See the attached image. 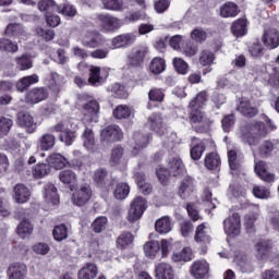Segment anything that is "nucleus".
<instances>
[{
    "label": "nucleus",
    "instance_id": "7c9ffc66",
    "mask_svg": "<svg viewBox=\"0 0 279 279\" xmlns=\"http://www.w3.org/2000/svg\"><path fill=\"white\" fill-rule=\"evenodd\" d=\"M255 173L264 180V182H274V174L267 172V165L265 161H255Z\"/></svg>",
    "mask_w": 279,
    "mask_h": 279
},
{
    "label": "nucleus",
    "instance_id": "79ce46f5",
    "mask_svg": "<svg viewBox=\"0 0 279 279\" xmlns=\"http://www.w3.org/2000/svg\"><path fill=\"white\" fill-rule=\"evenodd\" d=\"M234 263L238 265V267H240L243 274H250L254 271V266H252V263L247 260V256L245 255H236L234 257Z\"/></svg>",
    "mask_w": 279,
    "mask_h": 279
},
{
    "label": "nucleus",
    "instance_id": "3c124183",
    "mask_svg": "<svg viewBox=\"0 0 279 279\" xmlns=\"http://www.w3.org/2000/svg\"><path fill=\"white\" fill-rule=\"evenodd\" d=\"M38 10L40 12H46V14H49L50 12H60V7L56 4L53 0H41L38 3Z\"/></svg>",
    "mask_w": 279,
    "mask_h": 279
},
{
    "label": "nucleus",
    "instance_id": "f3484780",
    "mask_svg": "<svg viewBox=\"0 0 279 279\" xmlns=\"http://www.w3.org/2000/svg\"><path fill=\"white\" fill-rule=\"evenodd\" d=\"M255 256L257 260H267L271 252V241L263 240L254 245Z\"/></svg>",
    "mask_w": 279,
    "mask_h": 279
},
{
    "label": "nucleus",
    "instance_id": "a18cd8bd",
    "mask_svg": "<svg viewBox=\"0 0 279 279\" xmlns=\"http://www.w3.org/2000/svg\"><path fill=\"white\" fill-rule=\"evenodd\" d=\"M137 186L144 195H149L151 193L153 187L151 184L145 182V173L138 172L134 175Z\"/></svg>",
    "mask_w": 279,
    "mask_h": 279
},
{
    "label": "nucleus",
    "instance_id": "f704fd0d",
    "mask_svg": "<svg viewBox=\"0 0 279 279\" xmlns=\"http://www.w3.org/2000/svg\"><path fill=\"white\" fill-rule=\"evenodd\" d=\"M248 210H252V215H246L245 216V227L248 232H254V225L256 223V215L260 211L258 208V205H248L247 206Z\"/></svg>",
    "mask_w": 279,
    "mask_h": 279
},
{
    "label": "nucleus",
    "instance_id": "864d4df0",
    "mask_svg": "<svg viewBox=\"0 0 279 279\" xmlns=\"http://www.w3.org/2000/svg\"><path fill=\"white\" fill-rule=\"evenodd\" d=\"M132 108H130L128 105H119L113 110V117L116 119H129V117H132L133 114Z\"/></svg>",
    "mask_w": 279,
    "mask_h": 279
},
{
    "label": "nucleus",
    "instance_id": "c756f323",
    "mask_svg": "<svg viewBox=\"0 0 279 279\" xmlns=\"http://www.w3.org/2000/svg\"><path fill=\"white\" fill-rule=\"evenodd\" d=\"M48 165H50V167H53V169L57 170L64 169V167L69 166V159H66L61 154L54 153L49 156Z\"/></svg>",
    "mask_w": 279,
    "mask_h": 279
},
{
    "label": "nucleus",
    "instance_id": "dca6fc26",
    "mask_svg": "<svg viewBox=\"0 0 279 279\" xmlns=\"http://www.w3.org/2000/svg\"><path fill=\"white\" fill-rule=\"evenodd\" d=\"M17 125L25 128L28 134H34L38 128V123L34 122V117L29 113H19L17 116Z\"/></svg>",
    "mask_w": 279,
    "mask_h": 279
},
{
    "label": "nucleus",
    "instance_id": "c03bdc74",
    "mask_svg": "<svg viewBox=\"0 0 279 279\" xmlns=\"http://www.w3.org/2000/svg\"><path fill=\"white\" fill-rule=\"evenodd\" d=\"M102 5L105 10H110L111 12H123L126 8L123 0H102Z\"/></svg>",
    "mask_w": 279,
    "mask_h": 279
},
{
    "label": "nucleus",
    "instance_id": "b1692460",
    "mask_svg": "<svg viewBox=\"0 0 279 279\" xmlns=\"http://www.w3.org/2000/svg\"><path fill=\"white\" fill-rule=\"evenodd\" d=\"M133 154H138L141 149H145L149 145V135H145L141 132H135L133 134Z\"/></svg>",
    "mask_w": 279,
    "mask_h": 279
},
{
    "label": "nucleus",
    "instance_id": "37998d69",
    "mask_svg": "<svg viewBox=\"0 0 279 279\" xmlns=\"http://www.w3.org/2000/svg\"><path fill=\"white\" fill-rule=\"evenodd\" d=\"M195 241L197 243H210V235H208V227L202 223L196 228Z\"/></svg>",
    "mask_w": 279,
    "mask_h": 279
},
{
    "label": "nucleus",
    "instance_id": "f03ea898",
    "mask_svg": "<svg viewBox=\"0 0 279 279\" xmlns=\"http://www.w3.org/2000/svg\"><path fill=\"white\" fill-rule=\"evenodd\" d=\"M168 167H169V170L160 166L156 170L157 178L161 182V184H165L167 180H169V175L184 174V163L182 162V159L180 157H173L169 161Z\"/></svg>",
    "mask_w": 279,
    "mask_h": 279
},
{
    "label": "nucleus",
    "instance_id": "1a4fd4ad",
    "mask_svg": "<svg viewBox=\"0 0 279 279\" xmlns=\"http://www.w3.org/2000/svg\"><path fill=\"white\" fill-rule=\"evenodd\" d=\"M100 136L104 143H117L123 138V131H121L119 125L113 124L105 128Z\"/></svg>",
    "mask_w": 279,
    "mask_h": 279
},
{
    "label": "nucleus",
    "instance_id": "20e7f679",
    "mask_svg": "<svg viewBox=\"0 0 279 279\" xmlns=\"http://www.w3.org/2000/svg\"><path fill=\"white\" fill-rule=\"evenodd\" d=\"M147 210V201L141 196H137L132 203L129 210L128 219L131 223L138 221L143 217V214Z\"/></svg>",
    "mask_w": 279,
    "mask_h": 279
},
{
    "label": "nucleus",
    "instance_id": "9d476101",
    "mask_svg": "<svg viewBox=\"0 0 279 279\" xmlns=\"http://www.w3.org/2000/svg\"><path fill=\"white\" fill-rule=\"evenodd\" d=\"M89 78L88 82L92 86H99L108 80V70L106 68H99L90 65L89 68Z\"/></svg>",
    "mask_w": 279,
    "mask_h": 279
},
{
    "label": "nucleus",
    "instance_id": "69168bd1",
    "mask_svg": "<svg viewBox=\"0 0 279 279\" xmlns=\"http://www.w3.org/2000/svg\"><path fill=\"white\" fill-rule=\"evenodd\" d=\"M206 151V144L204 142H199L191 148V158L192 160H199L202 155Z\"/></svg>",
    "mask_w": 279,
    "mask_h": 279
},
{
    "label": "nucleus",
    "instance_id": "39448f33",
    "mask_svg": "<svg viewBox=\"0 0 279 279\" xmlns=\"http://www.w3.org/2000/svg\"><path fill=\"white\" fill-rule=\"evenodd\" d=\"M223 228L228 236H239L241 234V216L236 213L229 216L223 221Z\"/></svg>",
    "mask_w": 279,
    "mask_h": 279
},
{
    "label": "nucleus",
    "instance_id": "4d7b16f0",
    "mask_svg": "<svg viewBox=\"0 0 279 279\" xmlns=\"http://www.w3.org/2000/svg\"><path fill=\"white\" fill-rule=\"evenodd\" d=\"M279 148V142L274 140L271 141H265L260 147H259V154L262 156H270L272 149H278Z\"/></svg>",
    "mask_w": 279,
    "mask_h": 279
},
{
    "label": "nucleus",
    "instance_id": "72a5a7b5",
    "mask_svg": "<svg viewBox=\"0 0 279 279\" xmlns=\"http://www.w3.org/2000/svg\"><path fill=\"white\" fill-rule=\"evenodd\" d=\"M39 80L38 74L24 76L16 83V88L20 93H23V90H27L33 84H38Z\"/></svg>",
    "mask_w": 279,
    "mask_h": 279
},
{
    "label": "nucleus",
    "instance_id": "a19ab883",
    "mask_svg": "<svg viewBox=\"0 0 279 279\" xmlns=\"http://www.w3.org/2000/svg\"><path fill=\"white\" fill-rule=\"evenodd\" d=\"M16 232L22 239H27V236L34 232V225L31 223L29 220L24 219L17 226Z\"/></svg>",
    "mask_w": 279,
    "mask_h": 279
},
{
    "label": "nucleus",
    "instance_id": "58836bf2",
    "mask_svg": "<svg viewBox=\"0 0 279 279\" xmlns=\"http://www.w3.org/2000/svg\"><path fill=\"white\" fill-rule=\"evenodd\" d=\"M83 145L88 151H95V134L93 133V129H85L83 133Z\"/></svg>",
    "mask_w": 279,
    "mask_h": 279
},
{
    "label": "nucleus",
    "instance_id": "0e129e2a",
    "mask_svg": "<svg viewBox=\"0 0 279 279\" xmlns=\"http://www.w3.org/2000/svg\"><path fill=\"white\" fill-rule=\"evenodd\" d=\"M213 62H215V53H213V51L203 50L199 53V63L203 66H208V65L213 64Z\"/></svg>",
    "mask_w": 279,
    "mask_h": 279
},
{
    "label": "nucleus",
    "instance_id": "338daca9",
    "mask_svg": "<svg viewBox=\"0 0 279 279\" xmlns=\"http://www.w3.org/2000/svg\"><path fill=\"white\" fill-rule=\"evenodd\" d=\"M53 236L56 241H64L69 236V229L64 225L54 227Z\"/></svg>",
    "mask_w": 279,
    "mask_h": 279
},
{
    "label": "nucleus",
    "instance_id": "ddd939ff",
    "mask_svg": "<svg viewBox=\"0 0 279 279\" xmlns=\"http://www.w3.org/2000/svg\"><path fill=\"white\" fill-rule=\"evenodd\" d=\"M210 264L206 259L196 260L191 266V274L195 279H204L208 277Z\"/></svg>",
    "mask_w": 279,
    "mask_h": 279
},
{
    "label": "nucleus",
    "instance_id": "e433bc0d",
    "mask_svg": "<svg viewBox=\"0 0 279 279\" xmlns=\"http://www.w3.org/2000/svg\"><path fill=\"white\" fill-rule=\"evenodd\" d=\"M71 128V130H76L77 125L75 124V122L71 121V120H61L59 121L57 124L52 125L49 128V132L53 133V132H60L61 134H63L64 132H66V130H69Z\"/></svg>",
    "mask_w": 279,
    "mask_h": 279
},
{
    "label": "nucleus",
    "instance_id": "f257e3e1",
    "mask_svg": "<svg viewBox=\"0 0 279 279\" xmlns=\"http://www.w3.org/2000/svg\"><path fill=\"white\" fill-rule=\"evenodd\" d=\"M276 130V125L271 120L267 121V126L263 122H250L245 125H242L238 131V137L242 143L247 145H258L260 138H265L269 132Z\"/></svg>",
    "mask_w": 279,
    "mask_h": 279
},
{
    "label": "nucleus",
    "instance_id": "9b49d317",
    "mask_svg": "<svg viewBox=\"0 0 279 279\" xmlns=\"http://www.w3.org/2000/svg\"><path fill=\"white\" fill-rule=\"evenodd\" d=\"M104 35L97 32H87L81 37V44L83 47L89 49H96V47H101L104 45Z\"/></svg>",
    "mask_w": 279,
    "mask_h": 279
},
{
    "label": "nucleus",
    "instance_id": "603ef678",
    "mask_svg": "<svg viewBox=\"0 0 279 279\" xmlns=\"http://www.w3.org/2000/svg\"><path fill=\"white\" fill-rule=\"evenodd\" d=\"M59 180L62 184H75L77 182V174L73 170H62L59 173Z\"/></svg>",
    "mask_w": 279,
    "mask_h": 279
},
{
    "label": "nucleus",
    "instance_id": "e2e57ef3",
    "mask_svg": "<svg viewBox=\"0 0 279 279\" xmlns=\"http://www.w3.org/2000/svg\"><path fill=\"white\" fill-rule=\"evenodd\" d=\"M208 100V97L206 96V92H201L197 94V96L190 102V108H204L206 105V101Z\"/></svg>",
    "mask_w": 279,
    "mask_h": 279
},
{
    "label": "nucleus",
    "instance_id": "5fc2aeb1",
    "mask_svg": "<svg viewBox=\"0 0 279 279\" xmlns=\"http://www.w3.org/2000/svg\"><path fill=\"white\" fill-rule=\"evenodd\" d=\"M32 173L34 178L40 180L41 178H45V175H49V173H51V168L47 163H38L33 167Z\"/></svg>",
    "mask_w": 279,
    "mask_h": 279
},
{
    "label": "nucleus",
    "instance_id": "4be33fe9",
    "mask_svg": "<svg viewBox=\"0 0 279 279\" xmlns=\"http://www.w3.org/2000/svg\"><path fill=\"white\" fill-rule=\"evenodd\" d=\"M134 43H136V35L133 33L122 34L112 39V46L114 49H121V47H130V45H134Z\"/></svg>",
    "mask_w": 279,
    "mask_h": 279
},
{
    "label": "nucleus",
    "instance_id": "052dcab7",
    "mask_svg": "<svg viewBox=\"0 0 279 279\" xmlns=\"http://www.w3.org/2000/svg\"><path fill=\"white\" fill-rule=\"evenodd\" d=\"M107 90L111 93V97H116L117 99H124L126 97L125 89L119 83L110 85Z\"/></svg>",
    "mask_w": 279,
    "mask_h": 279
},
{
    "label": "nucleus",
    "instance_id": "bf43d9fd",
    "mask_svg": "<svg viewBox=\"0 0 279 279\" xmlns=\"http://www.w3.org/2000/svg\"><path fill=\"white\" fill-rule=\"evenodd\" d=\"M116 199H125L130 195V185L126 183H118L113 192Z\"/></svg>",
    "mask_w": 279,
    "mask_h": 279
},
{
    "label": "nucleus",
    "instance_id": "f8f14e48",
    "mask_svg": "<svg viewBox=\"0 0 279 279\" xmlns=\"http://www.w3.org/2000/svg\"><path fill=\"white\" fill-rule=\"evenodd\" d=\"M4 35L8 36V38H13L14 40H27L29 38V35L27 34V31H25V27L21 24H9L4 31Z\"/></svg>",
    "mask_w": 279,
    "mask_h": 279
},
{
    "label": "nucleus",
    "instance_id": "6e6d98bb",
    "mask_svg": "<svg viewBox=\"0 0 279 279\" xmlns=\"http://www.w3.org/2000/svg\"><path fill=\"white\" fill-rule=\"evenodd\" d=\"M123 154H124L123 147L116 146L114 148H112L110 165L112 167H117L118 165H121V162H123Z\"/></svg>",
    "mask_w": 279,
    "mask_h": 279
},
{
    "label": "nucleus",
    "instance_id": "aec40b11",
    "mask_svg": "<svg viewBox=\"0 0 279 279\" xmlns=\"http://www.w3.org/2000/svg\"><path fill=\"white\" fill-rule=\"evenodd\" d=\"M47 97H49L47 89L37 87L27 93L25 101L26 104H40V101H45Z\"/></svg>",
    "mask_w": 279,
    "mask_h": 279
},
{
    "label": "nucleus",
    "instance_id": "bb28decb",
    "mask_svg": "<svg viewBox=\"0 0 279 279\" xmlns=\"http://www.w3.org/2000/svg\"><path fill=\"white\" fill-rule=\"evenodd\" d=\"M38 147L41 151H49L56 147V135L51 133H46L41 135L38 140Z\"/></svg>",
    "mask_w": 279,
    "mask_h": 279
},
{
    "label": "nucleus",
    "instance_id": "412c9836",
    "mask_svg": "<svg viewBox=\"0 0 279 279\" xmlns=\"http://www.w3.org/2000/svg\"><path fill=\"white\" fill-rule=\"evenodd\" d=\"M262 40L268 49H278L279 32L275 28H270L264 33Z\"/></svg>",
    "mask_w": 279,
    "mask_h": 279
},
{
    "label": "nucleus",
    "instance_id": "8fccbe9b",
    "mask_svg": "<svg viewBox=\"0 0 279 279\" xmlns=\"http://www.w3.org/2000/svg\"><path fill=\"white\" fill-rule=\"evenodd\" d=\"M232 34H234L236 37L239 36H245L247 34V20L240 19L232 25Z\"/></svg>",
    "mask_w": 279,
    "mask_h": 279
},
{
    "label": "nucleus",
    "instance_id": "393cba45",
    "mask_svg": "<svg viewBox=\"0 0 279 279\" xmlns=\"http://www.w3.org/2000/svg\"><path fill=\"white\" fill-rule=\"evenodd\" d=\"M155 274L157 279H173L175 274L173 267L167 263H160L155 267Z\"/></svg>",
    "mask_w": 279,
    "mask_h": 279
},
{
    "label": "nucleus",
    "instance_id": "09e8293b",
    "mask_svg": "<svg viewBox=\"0 0 279 279\" xmlns=\"http://www.w3.org/2000/svg\"><path fill=\"white\" fill-rule=\"evenodd\" d=\"M167 69V63L165 62V59L162 58H154L150 62L149 70L155 75H160Z\"/></svg>",
    "mask_w": 279,
    "mask_h": 279
},
{
    "label": "nucleus",
    "instance_id": "cd10ccee",
    "mask_svg": "<svg viewBox=\"0 0 279 279\" xmlns=\"http://www.w3.org/2000/svg\"><path fill=\"white\" fill-rule=\"evenodd\" d=\"M239 15V7L234 2H226L220 7V16L222 19H234Z\"/></svg>",
    "mask_w": 279,
    "mask_h": 279
},
{
    "label": "nucleus",
    "instance_id": "423d86ee",
    "mask_svg": "<svg viewBox=\"0 0 279 279\" xmlns=\"http://www.w3.org/2000/svg\"><path fill=\"white\" fill-rule=\"evenodd\" d=\"M97 19L102 32H116V29L123 27L121 20L110 14H99Z\"/></svg>",
    "mask_w": 279,
    "mask_h": 279
},
{
    "label": "nucleus",
    "instance_id": "7ed1b4c3",
    "mask_svg": "<svg viewBox=\"0 0 279 279\" xmlns=\"http://www.w3.org/2000/svg\"><path fill=\"white\" fill-rule=\"evenodd\" d=\"M190 120L192 123L193 130L198 134H204L210 130L211 121L206 117L204 111L197 108H191Z\"/></svg>",
    "mask_w": 279,
    "mask_h": 279
},
{
    "label": "nucleus",
    "instance_id": "de8ad7c7",
    "mask_svg": "<svg viewBox=\"0 0 279 279\" xmlns=\"http://www.w3.org/2000/svg\"><path fill=\"white\" fill-rule=\"evenodd\" d=\"M133 242L134 235L130 232H123L117 239V247H119V250H126V247H130Z\"/></svg>",
    "mask_w": 279,
    "mask_h": 279
},
{
    "label": "nucleus",
    "instance_id": "473e14b6",
    "mask_svg": "<svg viewBox=\"0 0 279 279\" xmlns=\"http://www.w3.org/2000/svg\"><path fill=\"white\" fill-rule=\"evenodd\" d=\"M29 190L23 185L17 184L14 186V199L17 204H25L29 199Z\"/></svg>",
    "mask_w": 279,
    "mask_h": 279
},
{
    "label": "nucleus",
    "instance_id": "4468645a",
    "mask_svg": "<svg viewBox=\"0 0 279 279\" xmlns=\"http://www.w3.org/2000/svg\"><path fill=\"white\" fill-rule=\"evenodd\" d=\"M148 125L158 136H162L167 133V126L165 122H162V116L160 113H153L148 118Z\"/></svg>",
    "mask_w": 279,
    "mask_h": 279
},
{
    "label": "nucleus",
    "instance_id": "c9c22d12",
    "mask_svg": "<svg viewBox=\"0 0 279 279\" xmlns=\"http://www.w3.org/2000/svg\"><path fill=\"white\" fill-rule=\"evenodd\" d=\"M144 253L146 258L154 260L160 254V243L158 241H150L144 244Z\"/></svg>",
    "mask_w": 279,
    "mask_h": 279
},
{
    "label": "nucleus",
    "instance_id": "a878e982",
    "mask_svg": "<svg viewBox=\"0 0 279 279\" xmlns=\"http://www.w3.org/2000/svg\"><path fill=\"white\" fill-rule=\"evenodd\" d=\"M44 197L48 204H52V206H56L60 202V197H58V190L56 189V185L48 183L44 186Z\"/></svg>",
    "mask_w": 279,
    "mask_h": 279
},
{
    "label": "nucleus",
    "instance_id": "13d9d810",
    "mask_svg": "<svg viewBox=\"0 0 279 279\" xmlns=\"http://www.w3.org/2000/svg\"><path fill=\"white\" fill-rule=\"evenodd\" d=\"M0 51H8L9 53H16L19 51V44L7 39L2 38L0 39Z\"/></svg>",
    "mask_w": 279,
    "mask_h": 279
},
{
    "label": "nucleus",
    "instance_id": "ea45409f",
    "mask_svg": "<svg viewBox=\"0 0 279 279\" xmlns=\"http://www.w3.org/2000/svg\"><path fill=\"white\" fill-rule=\"evenodd\" d=\"M15 62L19 71H29V69L34 66V61L28 54H22L21 57L15 58Z\"/></svg>",
    "mask_w": 279,
    "mask_h": 279
},
{
    "label": "nucleus",
    "instance_id": "4c0bfd02",
    "mask_svg": "<svg viewBox=\"0 0 279 279\" xmlns=\"http://www.w3.org/2000/svg\"><path fill=\"white\" fill-rule=\"evenodd\" d=\"M173 263H189L193 260V251L191 247H184L182 251L172 254Z\"/></svg>",
    "mask_w": 279,
    "mask_h": 279
},
{
    "label": "nucleus",
    "instance_id": "774afa93",
    "mask_svg": "<svg viewBox=\"0 0 279 279\" xmlns=\"http://www.w3.org/2000/svg\"><path fill=\"white\" fill-rule=\"evenodd\" d=\"M71 130L73 129H71L70 126L68 130L63 131V133L59 135L61 143H65V145H73V141H75V132Z\"/></svg>",
    "mask_w": 279,
    "mask_h": 279
},
{
    "label": "nucleus",
    "instance_id": "0eeeda50",
    "mask_svg": "<svg viewBox=\"0 0 279 279\" xmlns=\"http://www.w3.org/2000/svg\"><path fill=\"white\" fill-rule=\"evenodd\" d=\"M92 196L93 190L90 189V185L83 184L73 193L72 203L75 206H85V204H88Z\"/></svg>",
    "mask_w": 279,
    "mask_h": 279
},
{
    "label": "nucleus",
    "instance_id": "6ab92c4d",
    "mask_svg": "<svg viewBox=\"0 0 279 279\" xmlns=\"http://www.w3.org/2000/svg\"><path fill=\"white\" fill-rule=\"evenodd\" d=\"M9 279H25L27 278V266L23 263H14L8 269Z\"/></svg>",
    "mask_w": 279,
    "mask_h": 279
},
{
    "label": "nucleus",
    "instance_id": "c85d7f7f",
    "mask_svg": "<svg viewBox=\"0 0 279 279\" xmlns=\"http://www.w3.org/2000/svg\"><path fill=\"white\" fill-rule=\"evenodd\" d=\"M97 274H99L97 265L88 263L78 271V279H95Z\"/></svg>",
    "mask_w": 279,
    "mask_h": 279
},
{
    "label": "nucleus",
    "instance_id": "2eb2a0df",
    "mask_svg": "<svg viewBox=\"0 0 279 279\" xmlns=\"http://www.w3.org/2000/svg\"><path fill=\"white\" fill-rule=\"evenodd\" d=\"M147 48H134L128 56V62L131 66H141L145 62V57L147 56Z\"/></svg>",
    "mask_w": 279,
    "mask_h": 279
},
{
    "label": "nucleus",
    "instance_id": "a211bd4d",
    "mask_svg": "<svg viewBox=\"0 0 279 279\" xmlns=\"http://www.w3.org/2000/svg\"><path fill=\"white\" fill-rule=\"evenodd\" d=\"M238 112L240 114H243V117H256L258 114V109L254 105L253 100H250L247 98H243L240 101V105L236 108Z\"/></svg>",
    "mask_w": 279,
    "mask_h": 279
},
{
    "label": "nucleus",
    "instance_id": "6e6552de",
    "mask_svg": "<svg viewBox=\"0 0 279 279\" xmlns=\"http://www.w3.org/2000/svg\"><path fill=\"white\" fill-rule=\"evenodd\" d=\"M84 123H97L99 121V102L90 100L83 106Z\"/></svg>",
    "mask_w": 279,
    "mask_h": 279
},
{
    "label": "nucleus",
    "instance_id": "2f4dec72",
    "mask_svg": "<svg viewBox=\"0 0 279 279\" xmlns=\"http://www.w3.org/2000/svg\"><path fill=\"white\" fill-rule=\"evenodd\" d=\"M155 230L159 234H169L172 230L171 218L169 216L159 218L155 223Z\"/></svg>",
    "mask_w": 279,
    "mask_h": 279
},
{
    "label": "nucleus",
    "instance_id": "5701e85b",
    "mask_svg": "<svg viewBox=\"0 0 279 279\" xmlns=\"http://www.w3.org/2000/svg\"><path fill=\"white\" fill-rule=\"evenodd\" d=\"M195 191V181L191 177H186L182 180L181 185L179 187V195L182 199H186V197H191V194Z\"/></svg>",
    "mask_w": 279,
    "mask_h": 279
},
{
    "label": "nucleus",
    "instance_id": "49530a36",
    "mask_svg": "<svg viewBox=\"0 0 279 279\" xmlns=\"http://www.w3.org/2000/svg\"><path fill=\"white\" fill-rule=\"evenodd\" d=\"M205 167L209 170L221 167V158L217 153H210L205 157Z\"/></svg>",
    "mask_w": 279,
    "mask_h": 279
},
{
    "label": "nucleus",
    "instance_id": "680f3d73",
    "mask_svg": "<svg viewBox=\"0 0 279 279\" xmlns=\"http://www.w3.org/2000/svg\"><path fill=\"white\" fill-rule=\"evenodd\" d=\"M13 125L14 122L12 119L5 117L0 118V136H8Z\"/></svg>",
    "mask_w": 279,
    "mask_h": 279
}]
</instances>
